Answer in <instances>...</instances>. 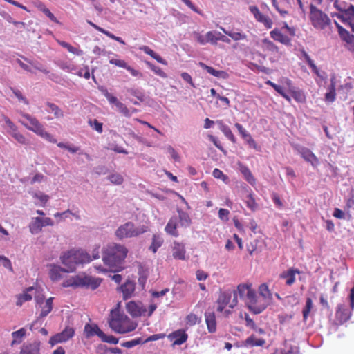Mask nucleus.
<instances>
[{"instance_id": "nucleus-1", "label": "nucleus", "mask_w": 354, "mask_h": 354, "mask_svg": "<svg viewBox=\"0 0 354 354\" xmlns=\"http://www.w3.org/2000/svg\"><path fill=\"white\" fill-rule=\"evenodd\" d=\"M127 249L120 244L113 243L106 247L103 252L104 263L109 266L110 271L118 272L123 270L122 266L127 257Z\"/></svg>"}, {"instance_id": "nucleus-2", "label": "nucleus", "mask_w": 354, "mask_h": 354, "mask_svg": "<svg viewBox=\"0 0 354 354\" xmlns=\"http://www.w3.org/2000/svg\"><path fill=\"white\" fill-rule=\"evenodd\" d=\"M62 263L66 267L65 272H73L75 271L77 265L89 263L90 255L83 250H71L65 252L60 257Z\"/></svg>"}, {"instance_id": "nucleus-3", "label": "nucleus", "mask_w": 354, "mask_h": 354, "mask_svg": "<svg viewBox=\"0 0 354 354\" xmlns=\"http://www.w3.org/2000/svg\"><path fill=\"white\" fill-rule=\"evenodd\" d=\"M102 280L84 274L71 276L63 282L64 287L77 288H90L95 290L100 286Z\"/></svg>"}, {"instance_id": "nucleus-4", "label": "nucleus", "mask_w": 354, "mask_h": 354, "mask_svg": "<svg viewBox=\"0 0 354 354\" xmlns=\"http://www.w3.org/2000/svg\"><path fill=\"white\" fill-rule=\"evenodd\" d=\"M147 231V227H136L132 222H127L120 226L115 231V236L122 239L124 238L137 236Z\"/></svg>"}, {"instance_id": "nucleus-5", "label": "nucleus", "mask_w": 354, "mask_h": 354, "mask_svg": "<svg viewBox=\"0 0 354 354\" xmlns=\"http://www.w3.org/2000/svg\"><path fill=\"white\" fill-rule=\"evenodd\" d=\"M310 17L315 28L324 29L328 26L330 19L321 10L313 4L310 5Z\"/></svg>"}, {"instance_id": "nucleus-6", "label": "nucleus", "mask_w": 354, "mask_h": 354, "mask_svg": "<svg viewBox=\"0 0 354 354\" xmlns=\"http://www.w3.org/2000/svg\"><path fill=\"white\" fill-rule=\"evenodd\" d=\"M218 304L228 305L230 308H234L238 303L237 292L235 290H226L221 292L217 299Z\"/></svg>"}, {"instance_id": "nucleus-7", "label": "nucleus", "mask_w": 354, "mask_h": 354, "mask_svg": "<svg viewBox=\"0 0 354 354\" xmlns=\"http://www.w3.org/2000/svg\"><path fill=\"white\" fill-rule=\"evenodd\" d=\"M21 116L26 119L29 124L24 122V121L19 120V122L28 130L35 132L38 134L41 129L44 128L43 125L35 117H32L28 113H22Z\"/></svg>"}, {"instance_id": "nucleus-8", "label": "nucleus", "mask_w": 354, "mask_h": 354, "mask_svg": "<svg viewBox=\"0 0 354 354\" xmlns=\"http://www.w3.org/2000/svg\"><path fill=\"white\" fill-rule=\"evenodd\" d=\"M75 334L74 329L71 327H66L65 329L59 333L52 336L49 340V344L54 346L56 344L65 342L72 338Z\"/></svg>"}, {"instance_id": "nucleus-9", "label": "nucleus", "mask_w": 354, "mask_h": 354, "mask_svg": "<svg viewBox=\"0 0 354 354\" xmlns=\"http://www.w3.org/2000/svg\"><path fill=\"white\" fill-rule=\"evenodd\" d=\"M335 16L344 24H353L354 21V6L350 4L346 8L339 10V12L336 13Z\"/></svg>"}, {"instance_id": "nucleus-10", "label": "nucleus", "mask_w": 354, "mask_h": 354, "mask_svg": "<svg viewBox=\"0 0 354 354\" xmlns=\"http://www.w3.org/2000/svg\"><path fill=\"white\" fill-rule=\"evenodd\" d=\"M295 149L301 156L306 162H310L312 166L315 167L319 164L318 158L309 149L300 145H297Z\"/></svg>"}, {"instance_id": "nucleus-11", "label": "nucleus", "mask_w": 354, "mask_h": 354, "mask_svg": "<svg viewBox=\"0 0 354 354\" xmlns=\"http://www.w3.org/2000/svg\"><path fill=\"white\" fill-rule=\"evenodd\" d=\"M250 11L253 14L254 18L259 21L262 23L266 28H271L272 26V21L268 17L263 15L255 6H250L249 7Z\"/></svg>"}, {"instance_id": "nucleus-12", "label": "nucleus", "mask_w": 354, "mask_h": 354, "mask_svg": "<svg viewBox=\"0 0 354 354\" xmlns=\"http://www.w3.org/2000/svg\"><path fill=\"white\" fill-rule=\"evenodd\" d=\"M136 288V283L131 280H127L118 290L122 293L123 299L127 300L133 297Z\"/></svg>"}, {"instance_id": "nucleus-13", "label": "nucleus", "mask_w": 354, "mask_h": 354, "mask_svg": "<svg viewBox=\"0 0 354 354\" xmlns=\"http://www.w3.org/2000/svg\"><path fill=\"white\" fill-rule=\"evenodd\" d=\"M84 334L87 339L97 336L102 338L104 332L95 324H86L84 328Z\"/></svg>"}, {"instance_id": "nucleus-14", "label": "nucleus", "mask_w": 354, "mask_h": 354, "mask_svg": "<svg viewBox=\"0 0 354 354\" xmlns=\"http://www.w3.org/2000/svg\"><path fill=\"white\" fill-rule=\"evenodd\" d=\"M41 343L35 340L32 343L24 344L21 348L19 354H39Z\"/></svg>"}, {"instance_id": "nucleus-15", "label": "nucleus", "mask_w": 354, "mask_h": 354, "mask_svg": "<svg viewBox=\"0 0 354 354\" xmlns=\"http://www.w3.org/2000/svg\"><path fill=\"white\" fill-rule=\"evenodd\" d=\"M168 338L174 339L173 345H181L187 340L188 335L184 330L179 329L170 333Z\"/></svg>"}, {"instance_id": "nucleus-16", "label": "nucleus", "mask_w": 354, "mask_h": 354, "mask_svg": "<svg viewBox=\"0 0 354 354\" xmlns=\"http://www.w3.org/2000/svg\"><path fill=\"white\" fill-rule=\"evenodd\" d=\"M39 306H40V308H41V311L40 315L37 319V320L35 322H34L32 324H30V330H33L34 325L36 322H38L39 318H43V317H46L51 312V310L53 309V298L52 297L48 298V299H46V301H45V303L44 304L40 305Z\"/></svg>"}, {"instance_id": "nucleus-17", "label": "nucleus", "mask_w": 354, "mask_h": 354, "mask_svg": "<svg viewBox=\"0 0 354 354\" xmlns=\"http://www.w3.org/2000/svg\"><path fill=\"white\" fill-rule=\"evenodd\" d=\"M300 271L298 269L291 268L286 271H283L279 275L280 279H286V284L287 286H292L295 281V274H299Z\"/></svg>"}, {"instance_id": "nucleus-18", "label": "nucleus", "mask_w": 354, "mask_h": 354, "mask_svg": "<svg viewBox=\"0 0 354 354\" xmlns=\"http://www.w3.org/2000/svg\"><path fill=\"white\" fill-rule=\"evenodd\" d=\"M235 127L237 129L240 135L249 145V146L252 148L255 149L257 147V144L255 140L252 138L251 135L243 128V127L241 124L236 123Z\"/></svg>"}, {"instance_id": "nucleus-19", "label": "nucleus", "mask_w": 354, "mask_h": 354, "mask_svg": "<svg viewBox=\"0 0 354 354\" xmlns=\"http://www.w3.org/2000/svg\"><path fill=\"white\" fill-rule=\"evenodd\" d=\"M270 37L275 41H277L286 46L291 45V39L286 35H283L280 30L274 28L270 32Z\"/></svg>"}, {"instance_id": "nucleus-20", "label": "nucleus", "mask_w": 354, "mask_h": 354, "mask_svg": "<svg viewBox=\"0 0 354 354\" xmlns=\"http://www.w3.org/2000/svg\"><path fill=\"white\" fill-rule=\"evenodd\" d=\"M126 308L127 312L133 317H140L145 311V309H143L141 306H140L134 301H129V303H127Z\"/></svg>"}, {"instance_id": "nucleus-21", "label": "nucleus", "mask_w": 354, "mask_h": 354, "mask_svg": "<svg viewBox=\"0 0 354 354\" xmlns=\"http://www.w3.org/2000/svg\"><path fill=\"white\" fill-rule=\"evenodd\" d=\"M109 63L127 69L134 77H139L141 75V73L138 71L135 70L130 66L127 65V64L124 60L111 59L109 60Z\"/></svg>"}, {"instance_id": "nucleus-22", "label": "nucleus", "mask_w": 354, "mask_h": 354, "mask_svg": "<svg viewBox=\"0 0 354 354\" xmlns=\"http://www.w3.org/2000/svg\"><path fill=\"white\" fill-rule=\"evenodd\" d=\"M49 277L52 281H57L61 279V272H66V269L59 266L50 264Z\"/></svg>"}, {"instance_id": "nucleus-23", "label": "nucleus", "mask_w": 354, "mask_h": 354, "mask_svg": "<svg viewBox=\"0 0 354 354\" xmlns=\"http://www.w3.org/2000/svg\"><path fill=\"white\" fill-rule=\"evenodd\" d=\"M205 322L209 333H214L216 330V317L214 312L205 313Z\"/></svg>"}, {"instance_id": "nucleus-24", "label": "nucleus", "mask_w": 354, "mask_h": 354, "mask_svg": "<svg viewBox=\"0 0 354 354\" xmlns=\"http://www.w3.org/2000/svg\"><path fill=\"white\" fill-rule=\"evenodd\" d=\"M198 65L204 70L211 74L212 75L218 77V78H225L227 77V73L223 71H218L214 69L212 66H209L204 64L203 62H199Z\"/></svg>"}, {"instance_id": "nucleus-25", "label": "nucleus", "mask_w": 354, "mask_h": 354, "mask_svg": "<svg viewBox=\"0 0 354 354\" xmlns=\"http://www.w3.org/2000/svg\"><path fill=\"white\" fill-rule=\"evenodd\" d=\"M351 312L346 308L344 305L338 304L336 310V317L342 322L349 319Z\"/></svg>"}, {"instance_id": "nucleus-26", "label": "nucleus", "mask_w": 354, "mask_h": 354, "mask_svg": "<svg viewBox=\"0 0 354 354\" xmlns=\"http://www.w3.org/2000/svg\"><path fill=\"white\" fill-rule=\"evenodd\" d=\"M149 270L142 266H140L138 268V284L142 290H144L149 277Z\"/></svg>"}, {"instance_id": "nucleus-27", "label": "nucleus", "mask_w": 354, "mask_h": 354, "mask_svg": "<svg viewBox=\"0 0 354 354\" xmlns=\"http://www.w3.org/2000/svg\"><path fill=\"white\" fill-rule=\"evenodd\" d=\"M174 258L183 260L185 257V246L179 243L174 242L172 250Z\"/></svg>"}, {"instance_id": "nucleus-28", "label": "nucleus", "mask_w": 354, "mask_h": 354, "mask_svg": "<svg viewBox=\"0 0 354 354\" xmlns=\"http://www.w3.org/2000/svg\"><path fill=\"white\" fill-rule=\"evenodd\" d=\"M219 129L223 133L226 138L231 140L233 143L236 142V138L232 133L230 127L223 123L222 120H217L216 122Z\"/></svg>"}, {"instance_id": "nucleus-29", "label": "nucleus", "mask_w": 354, "mask_h": 354, "mask_svg": "<svg viewBox=\"0 0 354 354\" xmlns=\"http://www.w3.org/2000/svg\"><path fill=\"white\" fill-rule=\"evenodd\" d=\"M177 222H178V218L177 217H172L169 219V222L167 223V225L165 226V231L167 234L173 236H178V233L176 230L177 227Z\"/></svg>"}, {"instance_id": "nucleus-30", "label": "nucleus", "mask_w": 354, "mask_h": 354, "mask_svg": "<svg viewBox=\"0 0 354 354\" xmlns=\"http://www.w3.org/2000/svg\"><path fill=\"white\" fill-rule=\"evenodd\" d=\"M26 330L25 328H21L17 331L12 333L11 335L13 340L11 342V346H13L15 344H19L21 342L22 339L26 336Z\"/></svg>"}, {"instance_id": "nucleus-31", "label": "nucleus", "mask_w": 354, "mask_h": 354, "mask_svg": "<svg viewBox=\"0 0 354 354\" xmlns=\"http://www.w3.org/2000/svg\"><path fill=\"white\" fill-rule=\"evenodd\" d=\"M239 169L248 183H249L250 185H254L255 183V179L247 166L240 164Z\"/></svg>"}, {"instance_id": "nucleus-32", "label": "nucleus", "mask_w": 354, "mask_h": 354, "mask_svg": "<svg viewBox=\"0 0 354 354\" xmlns=\"http://www.w3.org/2000/svg\"><path fill=\"white\" fill-rule=\"evenodd\" d=\"M41 217H36L29 224L30 232L32 234H38L42 229Z\"/></svg>"}, {"instance_id": "nucleus-33", "label": "nucleus", "mask_w": 354, "mask_h": 354, "mask_svg": "<svg viewBox=\"0 0 354 354\" xmlns=\"http://www.w3.org/2000/svg\"><path fill=\"white\" fill-rule=\"evenodd\" d=\"M46 106L47 108L46 111L48 113H53L55 118H60L64 116V112L55 104L48 102L46 103Z\"/></svg>"}, {"instance_id": "nucleus-34", "label": "nucleus", "mask_w": 354, "mask_h": 354, "mask_svg": "<svg viewBox=\"0 0 354 354\" xmlns=\"http://www.w3.org/2000/svg\"><path fill=\"white\" fill-rule=\"evenodd\" d=\"M109 326L115 332L120 334H124L126 333L131 332L135 329V327L129 328L128 329H124L121 326V325L118 322V321L115 319H113L111 322H109Z\"/></svg>"}, {"instance_id": "nucleus-35", "label": "nucleus", "mask_w": 354, "mask_h": 354, "mask_svg": "<svg viewBox=\"0 0 354 354\" xmlns=\"http://www.w3.org/2000/svg\"><path fill=\"white\" fill-rule=\"evenodd\" d=\"M220 29L227 35L230 37L234 41L245 39L247 36L245 34L241 32H232L226 30L224 28L220 27Z\"/></svg>"}, {"instance_id": "nucleus-36", "label": "nucleus", "mask_w": 354, "mask_h": 354, "mask_svg": "<svg viewBox=\"0 0 354 354\" xmlns=\"http://www.w3.org/2000/svg\"><path fill=\"white\" fill-rule=\"evenodd\" d=\"M266 84L267 85L272 86L274 89V91L277 92L279 94H280L283 98H285L288 101H290V97L285 93L284 88L281 86L278 85L270 80L266 81Z\"/></svg>"}, {"instance_id": "nucleus-37", "label": "nucleus", "mask_w": 354, "mask_h": 354, "mask_svg": "<svg viewBox=\"0 0 354 354\" xmlns=\"http://www.w3.org/2000/svg\"><path fill=\"white\" fill-rule=\"evenodd\" d=\"M178 213L180 225L185 227L189 226L191 223V218L189 214L181 209H178Z\"/></svg>"}, {"instance_id": "nucleus-38", "label": "nucleus", "mask_w": 354, "mask_h": 354, "mask_svg": "<svg viewBox=\"0 0 354 354\" xmlns=\"http://www.w3.org/2000/svg\"><path fill=\"white\" fill-rule=\"evenodd\" d=\"M245 343L250 346H262L265 344L266 341L263 339H257L252 335L246 339Z\"/></svg>"}, {"instance_id": "nucleus-39", "label": "nucleus", "mask_w": 354, "mask_h": 354, "mask_svg": "<svg viewBox=\"0 0 354 354\" xmlns=\"http://www.w3.org/2000/svg\"><path fill=\"white\" fill-rule=\"evenodd\" d=\"M335 85L333 80H331V83L329 86V91L325 94V100L329 102H333L335 100Z\"/></svg>"}, {"instance_id": "nucleus-40", "label": "nucleus", "mask_w": 354, "mask_h": 354, "mask_svg": "<svg viewBox=\"0 0 354 354\" xmlns=\"http://www.w3.org/2000/svg\"><path fill=\"white\" fill-rule=\"evenodd\" d=\"M162 239L159 235L154 234L153 236L152 243L149 247V250L153 253L156 252L157 250L162 245Z\"/></svg>"}, {"instance_id": "nucleus-41", "label": "nucleus", "mask_w": 354, "mask_h": 354, "mask_svg": "<svg viewBox=\"0 0 354 354\" xmlns=\"http://www.w3.org/2000/svg\"><path fill=\"white\" fill-rule=\"evenodd\" d=\"M59 45L62 46L63 48H66L70 53L77 55H82L83 54L82 50L77 49L73 46H72L68 43L64 41H58Z\"/></svg>"}, {"instance_id": "nucleus-42", "label": "nucleus", "mask_w": 354, "mask_h": 354, "mask_svg": "<svg viewBox=\"0 0 354 354\" xmlns=\"http://www.w3.org/2000/svg\"><path fill=\"white\" fill-rule=\"evenodd\" d=\"M24 60L28 62L31 66H32L35 69L44 73V74H48L49 71L44 68L41 64L35 60H30L27 58L24 57Z\"/></svg>"}, {"instance_id": "nucleus-43", "label": "nucleus", "mask_w": 354, "mask_h": 354, "mask_svg": "<svg viewBox=\"0 0 354 354\" xmlns=\"http://www.w3.org/2000/svg\"><path fill=\"white\" fill-rule=\"evenodd\" d=\"M342 36L340 37L344 41L347 42L348 44H350L353 47H354V35L350 34L348 31H347L344 28L341 29Z\"/></svg>"}, {"instance_id": "nucleus-44", "label": "nucleus", "mask_w": 354, "mask_h": 354, "mask_svg": "<svg viewBox=\"0 0 354 354\" xmlns=\"http://www.w3.org/2000/svg\"><path fill=\"white\" fill-rule=\"evenodd\" d=\"M312 308H313V301L310 297H308L306 299L305 307L302 311L304 321H306Z\"/></svg>"}, {"instance_id": "nucleus-45", "label": "nucleus", "mask_w": 354, "mask_h": 354, "mask_svg": "<svg viewBox=\"0 0 354 354\" xmlns=\"http://www.w3.org/2000/svg\"><path fill=\"white\" fill-rule=\"evenodd\" d=\"M144 342V340H142V339L141 337H138V338L130 340V341L124 342L121 344V346L122 347L131 348H133V347H134L137 345H139L140 344H145V342Z\"/></svg>"}, {"instance_id": "nucleus-46", "label": "nucleus", "mask_w": 354, "mask_h": 354, "mask_svg": "<svg viewBox=\"0 0 354 354\" xmlns=\"http://www.w3.org/2000/svg\"><path fill=\"white\" fill-rule=\"evenodd\" d=\"M118 111L124 115L125 117L130 118L131 116V113L130 109H129L127 106L121 102H118L115 105Z\"/></svg>"}, {"instance_id": "nucleus-47", "label": "nucleus", "mask_w": 354, "mask_h": 354, "mask_svg": "<svg viewBox=\"0 0 354 354\" xmlns=\"http://www.w3.org/2000/svg\"><path fill=\"white\" fill-rule=\"evenodd\" d=\"M146 64L157 75H158V76H160L161 77H163V78H166L167 77L166 73L159 66L153 64L150 62H146Z\"/></svg>"}, {"instance_id": "nucleus-48", "label": "nucleus", "mask_w": 354, "mask_h": 354, "mask_svg": "<svg viewBox=\"0 0 354 354\" xmlns=\"http://www.w3.org/2000/svg\"><path fill=\"white\" fill-rule=\"evenodd\" d=\"M259 294L265 299H272V294L270 293L268 286L266 283L261 284L259 288Z\"/></svg>"}, {"instance_id": "nucleus-49", "label": "nucleus", "mask_w": 354, "mask_h": 354, "mask_svg": "<svg viewBox=\"0 0 354 354\" xmlns=\"http://www.w3.org/2000/svg\"><path fill=\"white\" fill-rule=\"evenodd\" d=\"M263 44L265 46V48L271 52L277 53L279 51V48L270 40L268 39H264L263 40Z\"/></svg>"}, {"instance_id": "nucleus-50", "label": "nucleus", "mask_w": 354, "mask_h": 354, "mask_svg": "<svg viewBox=\"0 0 354 354\" xmlns=\"http://www.w3.org/2000/svg\"><path fill=\"white\" fill-rule=\"evenodd\" d=\"M108 179L115 185H120L123 182V178L119 174H112L108 176Z\"/></svg>"}, {"instance_id": "nucleus-51", "label": "nucleus", "mask_w": 354, "mask_h": 354, "mask_svg": "<svg viewBox=\"0 0 354 354\" xmlns=\"http://www.w3.org/2000/svg\"><path fill=\"white\" fill-rule=\"evenodd\" d=\"M9 133L20 144H26V139L24 137V135H22L21 133H19L17 129L14 131L11 132L9 131Z\"/></svg>"}, {"instance_id": "nucleus-52", "label": "nucleus", "mask_w": 354, "mask_h": 354, "mask_svg": "<svg viewBox=\"0 0 354 354\" xmlns=\"http://www.w3.org/2000/svg\"><path fill=\"white\" fill-rule=\"evenodd\" d=\"M245 202L248 208L253 211L256 209L257 204L251 194L247 196Z\"/></svg>"}, {"instance_id": "nucleus-53", "label": "nucleus", "mask_w": 354, "mask_h": 354, "mask_svg": "<svg viewBox=\"0 0 354 354\" xmlns=\"http://www.w3.org/2000/svg\"><path fill=\"white\" fill-rule=\"evenodd\" d=\"M250 287L246 284H240L237 287V290H235L237 292V295H239L241 298L243 297L245 295H246L248 290H249Z\"/></svg>"}, {"instance_id": "nucleus-54", "label": "nucleus", "mask_w": 354, "mask_h": 354, "mask_svg": "<svg viewBox=\"0 0 354 354\" xmlns=\"http://www.w3.org/2000/svg\"><path fill=\"white\" fill-rule=\"evenodd\" d=\"M102 342L113 344H117L118 343V338L115 337L113 335H106L104 333L101 338Z\"/></svg>"}, {"instance_id": "nucleus-55", "label": "nucleus", "mask_w": 354, "mask_h": 354, "mask_svg": "<svg viewBox=\"0 0 354 354\" xmlns=\"http://www.w3.org/2000/svg\"><path fill=\"white\" fill-rule=\"evenodd\" d=\"M108 149L118 153H128V151L126 149H123L122 147L119 146L115 143L109 144V147H108Z\"/></svg>"}, {"instance_id": "nucleus-56", "label": "nucleus", "mask_w": 354, "mask_h": 354, "mask_svg": "<svg viewBox=\"0 0 354 354\" xmlns=\"http://www.w3.org/2000/svg\"><path fill=\"white\" fill-rule=\"evenodd\" d=\"M207 41L210 42L212 44L217 43V32L209 31L206 33Z\"/></svg>"}, {"instance_id": "nucleus-57", "label": "nucleus", "mask_w": 354, "mask_h": 354, "mask_svg": "<svg viewBox=\"0 0 354 354\" xmlns=\"http://www.w3.org/2000/svg\"><path fill=\"white\" fill-rule=\"evenodd\" d=\"M248 308L254 314H259L266 309V305L257 306L256 304H250V305H248Z\"/></svg>"}, {"instance_id": "nucleus-58", "label": "nucleus", "mask_w": 354, "mask_h": 354, "mask_svg": "<svg viewBox=\"0 0 354 354\" xmlns=\"http://www.w3.org/2000/svg\"><path fill=\"white\" fill-rule=\"evenodd\" d=\"M131 95L135 96L139 101H145V95L138 89L131 88L129 90Z\"/></svg>"}, {"instance_id": "nucleus-59", "label": "nucleus", "mask_w": 354, "mask_h": 354, "mask_svg": "<svg viewBox=\"0 0 354 354\" xmlns=\"http://www.w3.org/2000/svg\"><path fill=\"white\" fill-rule=\"evenodd\" d=\"M247 299L249 300L250 304H256L257 296L256 292L254 290L250 288L246 294Z\"/></svg>"}, {"instance_id": "nucleus-60", "label": "nucleus", "mask_w": 354, "mask_h": 354, "mask_svg": "<svg viewBox=\"0 0 354 354\" xmlns=\"http://www.w3.org/2000/svg\"><path fill=\"white\" fill-rule=\"evenodd\" d=\"M89 124H90L91 127L93 129H95L96 131H97L98 133L102 132V131H103L102 123L98 122L96 119H95L93 120H90Z\"/></svg>"}, {"instance_id": "nucleus-61", "label": "nucleus", "mask_w": 354, "mask_h": 354, "mask_svg": "<svg viewBox=\"0 0 354 354\" xmlns=\"http://www.w3.org/2000/svg\"><path fill=\"white\" fill-rule=\"evenodd\" d=\"M37 135L40 136L41 137L45 138L46 140L53 143L56 142V140L53 138V136L47 131H46L44 128H43Z\"/></svg>"}, {"instance_id": "nucleus-62", "label": "nucleus", "mask_w": 354, "mask_h": 354, "mask_svg": "<svg viewBox=\"0 0 354 354\" xmlns=\"http://www.w3.org/2000/svg\"><path fill=\"white\" fill-rule=\"evenodd\" d=\"M37 135L40 136L41 137L45 138L46 140L53 143L56 142V140L53 138V136L47 131H46L44 128H43Z\"/></svg>"}, {"instance_id": "nucleus-63", "label": "nucleus", "mask_w": 354, "mask_h": 354, "mask_svg": "<svg viewBox=\"0 0 354 354\" xmlns=\"http://www.w3.org/2000/svg\"><path fill=\"white\" fill-rule=\"evenodd\" d=\"M186 324L189 326H194L197 323L198 317L196 315L189 314L185 318Z\"/></svg>"}, {"instance_id": "nucleus-64", "label": "nucleus", "mask_w": 354, "mask_h": 354, "mask_svg": "<svg viewBox=\"0 0 354 354\" xmlns=\"http://www.w3.org/2000/svg\"><path fill=\"white\" fill-rule=\"evenodd\" d=\"M167 153L171 156V157L176 162H179L180 160V156L178 154V153L176 151V150L171 147L168 146L167 149Z\"/></svg>"}]
</instances>
